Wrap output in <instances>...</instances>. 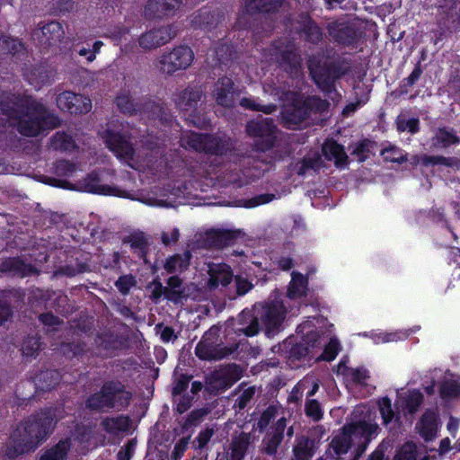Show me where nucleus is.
Wrapping results in <instances>:
<instances>
[{
    "label": "nucleus",
    "mask_w": 460,
    "mask_h": 460,
    "mask_svg": "<svg viewBox=\"0 0 460 460\" xmlns=\"http://www.w3.org/2000/svg\"><path fill=\"white\" fill-rule=\"evenodd\" d=\"M209 279L208 286L209 288H217L219 285L227 286L233 279L231 268L225 263L208 264Z\"/></svg>",
    "instance_id": "obj_24"
},
{
    "label": "nucleus",
    "mask_w": 460,
    "mask_h": 460,
    "mask_svg": "<svg viewBox=\"0 0 460 460\" xmlns=\"http://www.w3.org/2000/svg\"><path fill=\"white\" fill-rule=\"evenodd\" d=\"M340 349V343L338 340L332 339L328 344L324 345V349L322 354L317 358L318 360L332 361L335 358Z\"/></svg>",
    "instance_id": "obj_61"
},
{
    "label": "nucleus",
    "mask_w": 460,
    "mask_h": 460,
    "mask_svg": "<svg viewBox=\"0 0 460 460\" xmlns=\"http://www.w3.org/2000/svg\"><path fill=\"white\" fill-rule=\"evenodd\" d=\"M379 411L383 419V424L388 425L394 417V412L392 409L391 400L384 397L379 401Z\"/></svg>",
    "instance_id": "obj_63"
},
{
    "label": "nucleus",
    "mask_w": 460,
    "mask_h": 460,
    "mask_svg": "<svg viewBox=\"0 0 460 460\" xmlns=\"http://www.w3.org/2000/svg\"><path fill=\"white\" fill-rule=\"evenodd\" d=\"M255 393V386H250L244 389L238 396V398L235 400L234 408L238 409L239 411H242L244 408H246L251 402V401L253 399Z\"/></svg>",
    "instance_id": "obj_59"
},
{
    "label": "nucleus",
    "mask_w": 460,
    "mask_h": 460,
    "mask_svg": "<svg viewBox=\"0 0 460 460\" xmlns=\"http://www.w3.org/2000/svg\"><path fill=\"white\" fill-rule=\"evenodd\" d=\"M69 448L68 439L60 440L57 445L46 450L40 460H66Z\"/></svg>",
    "instance_id": "obj_45"
},
{
    "label": "nucleus",
    "mask_w": 460,
    "mask_h": 460,
    "mask_svg": "<svg viewBox=\"0 0 460 460\" xmlns=\"http://www.w3.org/2000/svg\"><path fill=\"white\" fill-rule=\"evenodd\" d=\"M213 96L218 105L226 108L233 107L234 104L233 80L226 76L219 78L214 85Z\"/></svg>",
    "instance_id": "obj_23"
},
{
    "label": "nucleus",
    "mask_w": 460,
    "mask_h": 460,
    "mask_svg": "<svg viewBox=\"0 0 460 460\" xmlns=\"http://www.w3.org/2000/svg\"><path fill=\"white\" fill-rule=\"evenodd\" d=\"M194 58L193 51L187 46H179L170 52L164 53L158 60V69L161 73L171 75L179 70L188 68Z\"/></svg>",
    "instance_id": "obj_9"
},
{
    "label": "nucleus",
    "mask_w": 460,
    "mask_h": 460,
    "mask_svg": "<svg viewBox=\"0 0 460 460\" xmlns=\"http://www.w3.org/2000/svg\"><path fill=\"white\" fill-rule=\"evenodd\" d=\"M215 434L213 428H206L201 430L195 440L192 442L193 447L197 450H202L207 447L211 438Z\"/></svg>",
    "instance_id": "obj_60"
},
{
    "label": "nucleus",
    "mask_w": 460,
    "mask_h": 460,
    "mask_svg": "<svg viewBox=\"0 0 460 460\" xmlns=\"http://www.w3.org/2000/svg\"><path fill=\"white\" fill-rule=\"evenodd\" d=\"M265 335L274 337L282 330L287 310L281 301L256 305Z\"/></svg>",
    "instance_id": "obj_7"
},
{
    "label": "nucleus",
    "mask_w": 460,
    "mask_h": 460,
    "mask_svg": "<svg viewBox=\"0 0 460 460\" xmlns=\"http://www.w3.org/2000/svg\"><path fill=\"white\" fill-rule=\"evenodd\" d=\"M323 155L329 161H334L336 166H344L348 164V155L341 145L334 140H327L322 147Z\"/></svg>",
    "instance_id": "obj_30"
},
{
    "label": "nucleus",
    "mask_w": 460,
    "mask_h": 460,
    "mask_svg": "<svg viewBox=\"0 0 460 460\" xmlns=\"http://www.w3.org/2000/svg\"><path fill=\"white\" fill-rule=\"evenodd\" d=\"M78 189L83 191L97 194H115L125 196L124 192H117L115 189L101 184L98 174L94 172L89 173L85 178L78 181Z\"/></svg>",
    "instance_id": "obj_26"
},
{
    "label": "nucleus",
    "mask_w": 460,
    "mask_h": 460,
    "mask_svg": "<svg viewBox=\"0 0 460 460\" xmlns=\"http://www.w3.org/2000/svg\"><path fill=\"white\" fill-rule=\"evenodd\" d=\"M237 324L236 332L247 337L255 336L260 331H263L256 305L252 309L243 310L237 316Z\"/></svg>",
    "instance_id": "obj_17"
},
{
    "label": "nucleus",
    "mask_w": 460,
    "mask_h": 460,
    "mask_svg": "<svg viewBox=\"0 0 460 460\" xmlns=\"http://www.w3.org/2000/svg\"><path fill=\"white\" fill-rule=\"evenodd\" d=\"M311 75L315 84L323 92L331 93L333 90L335 79L332 76L326 64L315 69H311Z\"/></svg>",
    "instance_id": "obj_34"
},
{
    "label": "nucleus",
    "mask_w": 460,
    "mask_h": 460,
    "mask_svg": "<svg viewBox=\"0 0 460 460\" xmlns=\"http://www.w3.org/2000/svg\"><path fill=\"white\" fill-rule=\"evenodd\" d=\"M216 58L220 65H227L229 61L235 58V52L227 44H220L215 49Z\"/></svg>",
    "instance_id": "obj_56"
},
{
    "label": "nucleus",
    "mask_w": 460,
    "mask_h": 460,
    "mask_svg": "<svg viewBox=\"0 0 460 460\" xmlns=\"http://www.w3.org/2000/svg\"><path fill=\"white\" fill-rule=\"evenodd\" d=\"M281 3L282 0H246L244 10L250 14L257 12L269 13L275 11Z\"/></svg>",
    "instance_id": "obj_41"
},
{
    "label": "nucleus",
    "mask_w": 460,
    "mask_h": 460,
    "mask_svg": "<svg viewBox=\"0 0 460 460\" xmlns=\"http://www.w3.org/2000/svg\"><path fill=\"white\" fill-rule=\"evenodd\" d=\"M240 235V230H214L208 234L207 243L210 247L222 249L234 243Z\"/></svg>",
    "instance_id": "obj_27"
},
{
    "label": "nucleus",
    "mask_w": 460,
    "mask_h": 460,
    "mask_svg": "<svg viewBox=\"0 0 460 460\" xmlns=\"http://www.w3.org/2000/svg\"><path fill=\"white\" fill-rule=\"evenodd\" d=\"M243 376V369L237 364H227L206 377L205 390L211 395H217L230 388Z\"/></svg>",
    "instance_id": "obj_6"
},
{
    "label": "nucleus",
    "mask_w": 460,
    "mask_h": 460,
    "mask_svg": "<svg viewBox=\"0 0 460 460\" xmlns=\"http://www.w3.org/2000/svg\"><path fill=\"white\" fill-rule=\"evenodd\" d=\"M225 18V13L223 11L203 8L193 13L190 23L194 29L211 31L222 25Z\"/></svg>",
    "instance_id": "obj_16"
},
{
    "label": "nucleus",
    "mask_w": 460,
    "mask_h": 460,
    "mask_svg": "<svg viewBox=\"0 0 460 460\" xmlns=\"http://www.w3.org/2000/svg\"><path fill=\"white\" fill-rule=\"evenodd\" d=\"M439 394L442 398H453L460 395V384L456 380H445L441 383Z\"/></svg>",
    "instance_id": "obj_55"
},
{
    "label": "nucleus",
    "mask_w": 460,
    "mask_h": 460,
    "mask_svg": "<svg viewBox=\"0 0 460 460\" xmlns=\"http://www.w3.org/2000/svg\"><path fill=\"white\" fill-rule=\"evenodd\" d=\"M181 4L182 0H149L145 7V15L148 19L171 16Z\"/></svg>",
    "instance_id": "obj_20"
},
{
    "label": "nucleus",
    "mask_w": 460,
    "mask_h": 460,
    "mask_svg": "<svg viewBox=\"0 0 460 460\" xmlns=\"http://www.w3.org/2000/svg\"><path fill=\"white\" fill-rule=\"evenodd\" d=\"M308 117L312 114L323 113L328 111L330 103L317 96H308L303 102Z\"/></svg>",
    "instance_id": "obj_49"
},
{
    "label": "nucleus",
    "mask_w": 460,
    "mask_h": 460,
    "mask_svg": "<svg viewBox=\"0 0 460 460\" xmlns=\"http://www.w3.org/2000/svg\"><path fill=\"white\" fill-rule=\"evenodd\" d=\"M373 145L372 141L364 139L355 145L350 155L356 156L358 162H363L367 158Z\"/></svg>",
    "instance_id": "obj_57"
},
{
    "label": "nucleus",
    "mask_w": 460,
    "mask_h": 460,
    "mask_svg": "<svg viewBox=\"0 0 460 460\" xmlns=\"http://www.w3.org/2000/svg\"><path fill=\"white\" fill-rule=\"evenodd\" d=\"M123 243H129L137 257L146 261L150 243L144 233L138 232L131 234L123 239Z\"/></svg>",
    "instance_id": "obj_33"
},
{
    "label": "nucleus",
    "mask_w": 460,
    "mask_h": 460,
    "mask_svg": "<svg viewBox=\"0 0 460 460\" xmlns=\"http://www.w3.org/2000/svg\"><path fill=\"white\" fill-rule=\"evenodd\" d=\"M460 137L456 136V131L450 128H439L432 137V145L435 147L447 148L454 144H459Z\"/></svg>",
    "instance_id": "obj_35"
},
{
    "label": "nucleus",
    "mask_w": 460,
    "mask_h": 460,
    "mask_svg": "<svg viewBox=\"0 0 460 460\" xmlns=\"http://www.w3.org/2000/svg\"><path fill=\"white\" fill-rule=\"evenodd\" d=\"M101 425L110 434H119L128 431L130 428V419L128 416L107 417L102 420Z\"/></svg>",
    "instance_id": "obj_38"
},
{
    "label": "nucleus",
    "mask_w": 460,
    "mask_h": 460,
    "mask_svg": "<svg viewBox=\"0 0 460 460\" xmlns=\"http://www.w3.org/2000/svg\"><path fill=\"white\" fill-rule=\"evenodd\" d=\"M305 413L314 421H319L323 419V411L321 403L315 399L307 398L305 402Z\"/></svg>",
    "instance_id": "obj_51"
},
{
    "label": "nucleus",
    "mask_w": 460,
    "mask_h": 460,
    "mask_svg": "<svg viewBox=\"0 0 460 460\" xmlns=\"http://www.w3.org/2000/svg\"><path fill=\"white\" fill-rule=\"evenodd\" d=\"M191 253L186 251L182 254H174L166 259L164 269L168 273L181 272L185 270L190 262Z\"/></svg>",
    "instance_id": "obj_37"
},
{
    "label": "nucleus",
    "mask_w": 460,
    "mask_h": 460,
    "mask_svg": "<svg viewBox=\"0 0 460 460\" xmlns=\"http://www.w3.org/2000/svg\"><path fill=\"white\" fill-rule=\"evenodd\" d=\"M327 29L330 37L342 45H350L358 39L357 30L347 22H333L329 23Z\"/></svg>",
    "instance_id": "obj_22"
},
{
    "label": "nucleus",
    "mask_w": 460,
    "mask_h": 460,
    "mask_svg": "<svg viewBox=\"0 0 460 460\" xmlns=\"http://www.w3.org/2000/svg\"><path fill=\"white\" fill-rule=\"evenodd\" d=\"M379 431L380 428L376 423L366 420L345 425L342 429V433L335 436L330 444L334 453L332 455L344 457L343 456L349 452L354 444V439L358 438L359 440L351 455L353 456L364 442H366L367 448L370 441L377 436Z\"/></svg>",
    "instance_id": "obj_3"
},
{
    "label": "nucleus",
    "mask_w": 460,
    "mask_h": 460,
    "mask_svg": "<svg viewBox=\"0 0 460 460\" xmlns=\"http://www.w3.org/2000/svg\"><path fill=\"white\" fill-rule=\"evenodd\" d=\"M97 347L104 351L110 352L119 348V341L117 337L111 332H102L94 340Z\"/></svg>",
    "instance_id": "obj_50"
},
{
    "label": "nucleus",
    "mask_w": 460,
    "mask_h": 460,
    "mask_svg": "<svg viewBox=\"0 0 460 460\" xmlns=\"http://www.w3.org/2000/svg\"><path fill=\"white\" fill-rule=\"evenodd\" d=\"M105 142L109 149L112 151L118 158L123 160L129 166H132L131 162L135 160L136 152L131 143H129L124 136L111 130H107Z\"/></svg>",
    "instance_id": "obj_13"
},
{
    "label": "nucleus",
    "mask_w": 460,
    "mask_h": 460,
    "mask_svg": "<svg viewBox=\"0 0 460 460\" xmlns=\"http://www.w3.org/2000/svg\"><path fill=\"white\" fill-rule=\"evenodd\" d=\"M105 386L111 410L119 411L129 405L132 394L126 390L124 385L117 381H109L105 383Z\"/></svg>",
    "instance_id": "obj_19"
},
{
    "label": "nucleus",
    "mask_w": 460,
    "mask_h": 460,
    "mask_svg": "<svg viewBox=\"0 0 460 460\" xmlns=\"http://www.w3.org/2000/svg\"><path fill=\"white\" fill-rule=\"evenodd\" d=\"M205 98L204 91L199 85H188L182 90L174 93L173 102L175 106L181 111H195L198 104Z\"/></svg>",
    "instance_id": "obj_15"
},
{
    "label": "nucleus",
    "mask_w": 460,
    "mask_h": 460,
    "mask_svg": "<svg viewBox=\"0 0 460 460\" xmlns=\"http://www.w3.org/2000/svg\"><path fill=\"white\" fill-rule=\"evenodd\" d=\"M85 407L90 411L98 412H109L111 411L105 383L102 385L100 391L93 394L87 398L85 401Z\"/></svg>",
    "instance_id": "obj_32"
},
{
    "label": "nucleus",
    "mask_w": 460,
    "mask_h": 460,
    "mask_svg": "<svg viewBox=\"0 0 460 460\" xmlns=\"http://www.w3.org/2000/svg\"><path fill=\"white\" fill-rule=\"evenodd\" d=\"M243 345L245 343L242 341L231 345H224L220 339V328L212 326L197 344L195 355L202 360L218 361L231 357L235 358L238 355L239 347Z\"/></svg>",
    "instance_id": "obj_4"
},
{
    "label": "nucleus",
    "mask_w": 460,
    "mask_h": 460,
    "mask_svg": "<svg viewBox=\"0 0 460 460\" xmlns=\"http://www.w3.org/2000/svg\"><path fill=\"white\" fill-rule=\"evenodd\" d=\"M278 61L291 75L296 74L301 66L300 56L294 44H288L279 51Z\"/></svg>",
    "instance_id": "obj_28"
},
{
    "label": "nucleus",
    "mask_w": 460,
    "mask_h": 460,
    "mask_svg": "<svg viewBox=\"0 0 460 460\" xmlns=\"http://www.w3.org/2000/svg\"><path fill=\"white\" fill-rule=\"evenodd\" d=\"M252 442L251 433L234 432L228 446L224 448L222 455L217 456V460H243Z\"/></svg>",
    "instance_id": "obj_10"
},
{
    "label": "nucleus",
    "mask_w": 460,
    "mask_h": 460,
    "mask_svg": "<svg viewBox=\"0 0 460 460\" xmlns=\"http://www.w3.org/2000/svg\"><path fill=\"white\" fill-rule=\"evenodd\" d=\"M320 334L315 331L308 332L300 342L292 344L291 341H286L284 347L287 349L288 360L291 363L296 361H309L316 352L322 349Z\"/></svg>",
    "instance_id": "obj_8"
},
{
    "label": "nucleus",
    "mask_w": 460,
    "mask_h": 460,
    "mask_svg": "<svg viewBox=\"0 0 460 460\" xmlns=\"http://www.w3.org/2000/svg\"><path fill=\"white\" fill-rule=\"evenodd\" d=\"M56 102L60 110L70 112L71 114L87 113L92 109V101L90 98L70 91H65L59 93L56 98Z\"/></svg>",
    "instance_id": "obj_12"
},
{
    "label": "nucleus",
    "mask_w": 460,
    "mask_h": 460,
    "mask_svg": "<svg viewBox=\"0 0 460 460\" xmlns=\"http://www.w3.org/2000/svg\"><path fill=\"white\" fill-rule=\"evenodd\" d=\"M50 146L55 150L72 151L76 145L72 136L64 131H58L50 138Z\"/></svg>",
    "instance_id": "obj_44"
},
{
    "label": "nucleus",
    "mask_w": 460,
    "mask_h": 460,
    "mask_svg": "<svg viewBox=\"0 0 460 460\" xmlns=\"http://www.w3.org/2000/svg\"><path fill=\"white\" fill-rule=\"evenodd\" d=\"M56 425L52 409H45L17 424L10 434L5 455L9 458L34 452L53 432Z\"/></svg>",
    "instance_id": "obj_2"
},
{
    "label": "nucleus",
    "mask_w": 460,
    "mask_h": 460,
    "mask_svg": "<svg viewBox=\"0 0 460 460\" xmlns=\"http://www.w3.org/2000/svg\"><path fill=\"white\" fill-rule=\"evenodd\" d=\"M33 37L44 47L57 46L65 36V31L60 22L51 21L45 24H39L33 31Z\"/></svg>",
    "instance_id": "obj_14"
},
{
    "label": "nucleus",
    "mask_w": 460,
    "mask_h": 460,
    "mask_svg": "<svg viewBox=\"0 0 460 460\" xmlns=\"http://www.w3.org/2000/svg\"><path fill=\"white\" fill-rule=\"evenodd\" d=\"M4 49H2L3 56L12 55L14 56L16 54H20L24 50V46L21 40L18 39H13L8 36L4 35Z\"/></svg>",
    "instance_id": "obj_54"
},
{
    "label": "nucleus",
    "mask_w": 460,
    "mask_h": 460,
    "mask_svg": "<svg viewBox=\"0 0 460 460\" xmlns=\"http://www.w3.org/2000/svg\"><path fill=\"white\" fill-rule=\"evenodd\" d=\"M232 143L230 137L226 135L216 134V135H208L206 134V141H205V153L214 154V155H224L227 151L231 150Z\"/></svg>",
    "instance_id": "obj_29"
},
{
    "label": "nucleus",
    "mask_w": 460,
    "mask_h": 460,
    "mask_svg": "<svg viewBox=\"0 0 460 460\" xmlns=\"http://www.w3.org/2000/svg\"><path fill=\"white\" fill-rule=\"evenodd\" d=\"M394 460H417V447L412 442L402 446Z\"/></svg>",
    "instance_id": "obj_58"
},
{
    "label": "nucleus",
    "mask_w": 460,
    "mask_h": 460,
    "mask_svg": "<svg viewBox=\"0 0 460 460\" xmlns=\"http://www.w3.org/2000/svg\"><path fill=\"white\" fill-rule=\"evenodd\" d=\"M0 272L24 278L38 275L40 270L31 263H25L19 257H9L0 261Z\"/></svg>",
    "instance_id": "obj_21"
},
{
    "label": "nucleus",
    "mask_w": 460,
    "mask_h": 460,
    "mask_svg": "<svg viewBox=\"0 0 460 460\" xmlns=\"http://www.w3.org/2000/svg\"><path fill=\"white\" fill-rule=\"evenodd\" d=\"M1 120L25 137H36L59 126L58 118L39 101L26 94L4 92L0 95Z\"/></svg>",
    "instance_id": "obj_1"
},
{
    "label": "nucleus",
    "mask_w": 460,
    "mask_h": 460,
    "mask_svg": "<svg viewBox=\"0 0 460 460\" xmlns=\"http://www.w3.org/2000/svg\"><path fill=\"white\" fill-rule=\"evenodd\" d=\"M137 115L151 119H158L162 122L168 120V113L166 109L161 103L156 102L148 97H143L139 99Z\"/></svg>",
    "instance_id": "obj_25"
},
{
    "label": "nucleus",
    "mask_w": 460,
    "mask_h": 460,
    "mask_svg": "<svg viewBox=\"0 0 460 460\" xmlns=\"http://www.w3.org/2000/svg\"><path fill=\"white\" fill-rule=\"evenodd\" d=\"M308 118L307 111L303 103L288 109L284 113L285 122L289 128L299 126Z\"/></svg>",
    "instance_id": "obj_43"
},
{
    "label": "nucleus",
    "mask_w": 460,
    "mask_h": 460,
    "mask_svg": "<svg viewBox=\"0 0 460 460\" xmlns=\"http://www.w3.org/2000/svg\"><path fill=\"white\" fill-rule=\"evenodd\" d=\"M323 165L322 158L319 155L314 154L313 155L305 156L294 165V171L298 175L304 176L310 171L317 172Z\"/></svg>",
    "instance_id": "obj_40"
},
{
    "label": "nucleus",
    "mask_w": 460,
    "mask_h": 460,
    "mask_svg": "<svg viewBox=\"0 0 460 460\" xmlns=\"http://www.w3.org/2000/svg\"><path fill=\"white\" fill-rule=\"evenodd\" d=\"M60 379V375L57 370H46L38 376L39 382L45 383V385H42V389L46 390L54 388Z\"/></svg>",
    "instance_id": "obj_53"
},
{
    "label": "nucleus",
    "mask_w": 460,
    "mask_h": 460,
    "mask_svg": "<svg viewBox=\"0 0 460 460\" xmlns=\"http://www.w3.org/2000/svg\"><path fill=\"white\" fill-rule=\"evenodd\" d=\"M115 103L121 113L128 116L137 115L139 99H135L129 91H120L115 99Z\"/></svg>",
    "instance_id": "obj_31"
},
{
    "label": "nucleus",
    "mask_w": 460,
    "mask_h": 460,
    "mask_svg": "<svg viewBox=\"0 0 460 460\" xmlns=\"http://www.w3.org/2000/svg\"><path fill=\"white\" fill-rule=\"evenodd\" d=\"M75 171V165L66 160H59L54 164V173L59 177H68Z\"/></svg>",
    "instance_id": "obj_64"
},
{
    "label": "nucleus",
    "mask_w": 460,
    "mask_h": 460,
    "mask_svg": "<svg viewBox=\"0 0 460 460\" xmlns=\"http://www.w3.org/2000/svg\"><path fill=\"white\" fill-rule=\"evenodd\" d=\"M437 433L436 417L432 412H426L420 421V434L425 440H431Z\"/></svg>",
    "instance_id": "obj_46"
},
{
    "label": "nucleus",
    "mask_w": 460,
    "mask_h": 460,
    "mask_svg": "<svg viewBox=\"0 0 460 460\" xmlns=\"http://www.w3.org/2000/svg\"><path fill=\"white\" fill-rule=\"evenodd\" d=\"M206 134L190 132L181 138V146L184 148L193 149L198 152H204Z\"/></svg>",
    "instance_id": "obj_47"
},
{
    "label": "nucleus",
    "mask_w": 460,
    "mask_h": 460,
    "mask_svg": "<svg viewBox=\"0 0 460 460\" xmlns=\"http://www.w3.org/2000/svg\"><path fill=\"white\" fill-rule=\"evenodd\" d=\"M192 376H187L181 374L175 376L172 383V394L173 397L181 395L189 386V383L191 380Z\"/></svg>",
    "instance_id": "obj_62"
},
{
    "label": "nucleus",
    "mask_w": 460,
    "mask_h": 460,
    "mask_svg": "<svg viewBox=\"0 0 460 460\" xmlns=\"http://www.w3.org/2000/svg\"><path fill=\"white\" fill-rule=\"evenodd\" d=\"M302 20L303 25L297 28V31L305 34V38L307 41L314 44L318 43L323 36L320 27L308 16H302Z\"/></svg>",
    "instance_id": "obj_42"
},
{
    "label": "nucleus",
    "mask_w": 460,
    "mask_h": 460,
    "mask_svg": "<svg viewBox=\"0 0 460 460\" xmlns=\"http://www.w3.org/2000/svg\"><path fill=\"white\" fill-rule=\"evenodd\" d=\"M187 296L185 288L182 286V280L178 276L170 277L167 279L165 298L173 303H179L182 298H186Z\"/></svg>",
    "instance_id": "obj_39"
},
{
    "label": "nucleus",
    "mask_w": 460,
    "mask_h": 460,
    "mask_svg": "<svg viewBox=\"0 0 460 460\" xmlns=\"http://www.w3.org/2000/svg\"><path fill=\"white\" fill-rule=\"evenodd\" d=\"M176 36V30L172 25L150 30L138 38L139 47L145 50H152L165 45Z\"/></svg>",
    "instance_id": "obj_11"
},
{
    "label": "nucleus",
    "mask_w": 460,
    "mask_h": 460,
    "mask_svg": "<svg viewBox=\"0 0 460 460\" xmlns=\"http://www.w3.org/2000/svg\"><path fill=\"white\" fill-rule=\"evenodd\" d=\"M314 441L308 437L301 436L296 438L293 448L294 458L292 460H309L314 454Z\"/></svg>",
    "instance_id": "obj_36"
},
{
    "label": "nucleus",
    "mask_w": 460,
    "mask_h": 460,
    "mask_svg": "<svg viewBox=\"0 0 460 460\" xmlns=\"http://www.w3.org/2000/svg\"><path fill=\"white\" fill-rule=\"evenodd\" d=\"M240 105L243 107L244 109L251 110V111H262L265 114H271L277 110L276 104H267V105H261L258 103L255 100L252 98H243L240 101Z\"/></svg>",
    "instance_id": "obj_52"
},
{
    "label": "nucleus",
    "mask_w": 460,
    "mask_h": 460,
    "mask_svg": "<svg viewBox=\"0 0 460 460\" xmlns=\"http://www.w3.org/2000/svg\"><path fill=\"white\" fill-rule=\"evenodd\" d=\"M287 429V419L281 417L270 428L262 439L261 452L268 456H275L278 447L284 438V431Z\"/></svg>",
    "instance_id": "obj_18"
},
{
    "label": "nucleus",
    "mask_w": 460,
    "mask_h": 460,
    "mask_svg": "<svg viewBox=\"0 0 460 460\" xmlns=\"http://www.w3.org/2000/svg\"><path fill=\"white\" fill-rule=\"evenodd\" d=\"M245 131L253 138L254 149L261 152H266L274 147L279 132L273 119L263 117L248 121Z\"/></svg>",
    "instance_id": "obj_5"
},
{
    "label": "nucleus",
    "mask_w": 460,
    "mask_h": 460,
    "mask_svg": "<svg viewBox=\"0 0 460 460\" xmlns=\"http://www.w3.org/2000/svg\"><path fill=\"white\" fill-rule=\"evenodd\" d=\"M306 279L297 272L292 273V280L289 283L288 296L289 298L301 297L305 295Z\"/></svg>",
    "instance_id": "obj_48"
}]
</instances>
